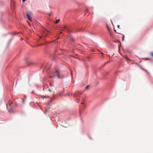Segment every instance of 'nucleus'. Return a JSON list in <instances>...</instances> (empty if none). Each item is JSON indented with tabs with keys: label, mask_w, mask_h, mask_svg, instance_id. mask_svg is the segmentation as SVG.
<instances>
[{
	"label": "nucleus",
	"mask_w": 153,
	"mask_h": 153,
	"mask_svg": "<svg viewBox=\"0 0 153 153\" xmlns=\"http://www.w3.org/2000/svg\"><path fill=\"white\" fill-rule=\"evenodd\" d=\"M71 40L73 41H74V39H73V38H72V37H71Z\"/></svg>",
	"instance_id": "ddd939ff"
},
{
	"label": "nucleus",
	"mask_w": 153,
	"mask_h": 153,
	"mask_svg": "<svg viewBox=\"0 0 153 153\" xmlns=\"http://www.w3.org/2000/svg\"><path fill=\"white\" fill-rule=\"evenodd\" d=\"M82 94V92H76L74 94V96L76 98L78 102H79L80 95Z\"/></svg>",
	"instance_id": "f03ea898"
},
{
	"label": "nucleus",
	"mask_w": 153,
	"mask_h": 153,
	"mask_svg": "<svg viewBox=\"0 0 153 153\" xmlns=\"http://www.w3.org/2000/svg\"><path fill=\"white\" fill-rule=\"evenodd\" d=\"M59 74H60V76H62V75H63H63H62V74H60V73H59ZM63 76L64 77V76Z\"/></svg>",
	"instance_id": "dca6fc26"
},
{
	"label": "nucleus",
	"mask_w": 153,
	"mask_h": 153,
	"mask_svg": "<svg viewBox=\"0 0 153 153\" xmlns=\"http://www.w3.org/2000/svg\"><path fill=\"white\" fill-rule=\"evenodd\" d=\"M140 68H141L142 70H144V71H146L147 73H149V72H148V71H147V70H146L144 69H143V68H142V67H140Z\"/></svg>",
	"instance_id": "6e6552de"
},
{
	"label": "nucleus",
	"mask_w": 153,
	"mask_h": 153,
	"mask_svg": "<svg viewBox=\"0 0 153 153\" xmlns=\"http://www.w3.org/2000/svg\"><path fill=\"white\" fill-rule=\"evenodd\" d=\"M89 87V85H88L86 86V89H87L88 88V87Z\"/></svg>",
	"instance_id": "2eb2a0df"
},
{
	"label": "nucleus",
	"mask_w": 153,
	"mask_h": 153,
	"mask_svg": "<svg viewBox=\"0 0 153 153\" xmlns=\"http://www.w3.org/2000/svg\"><path fill=\"white\" fill-rule=\"evenodd\" d=\"M124 37H123V38H122V41H123L124 40Z\"/></svg>",
	"instance_id": "6ab92c4d"
},
{
	"label": "nucleus",
	"mask_w": 153,
	"mask_h": 153,
	"mask_svg": "<svg viewBox=\"0 0 153 153\" xmlns=\"http://www.w3.org/2000/svg\"><path fill=\"white\" fill-rule=\"evenodd\" d=\"M140 68H141L142 70H144V71H146L147 73H149V72H148V71H147V70H146L144 69H143V68H142V67H140Z\"/></svg>",
	"instance_id": "423d86ee"
},
{
	"label": "nucleus",
	"mask_w": 153,
	"mask_h": 153,
	"mask_svg": "<svg viewBox=\"0 0 153 153\" xmlns=\"http://www.w3.org/2000/svg\"><path fill=\"white\" fill-rule=\"evenodd\" d=\"M65 28H66V27H65V26H64V27L62 28L61 30H62V31H64L65 29Z\"/></svg>",
	"instance_id": "1a4fd4ad"
},
{
	"label": "nucleus",
	"mask_w": 153,
	"mask_h": 153,
	"mask_svg": "<svg viewBox=\"0 0 153 153\" xmlns=\"http://www.w3.org/2000/svg\"><path fill=\"white\" fill-rule=\"evenodd\" d=\"M59 21H60V20L59 19H57V20H56L55 22H56V23H57L58 22H59Z\"/></svg>",
	"instance_id": "9d476101"
},
{
	"label": "nucleus",
	"mask_w": 153,
	"mask_h": 153,
	"mask_svg": "<svg viewBox=\"0 0 153 153\" xmlns=\"http://www.w3.org/2000/svg\"><path fill=\"white\" fill-rule=\"evenodd\" d=\"M140 68H141L142 70H144V71H146L147 73H149V72H148V71H147V70H146L144 69H143V68H142V67H140Z\"/></svg>",
	"instance_id": "0eeeda50"
},
{
	"label": "nucleus",
	"mask_w": 153,
	"mask_h": 153,
	"mask_svg": "<svg viewBox=\"0 0 153 153\" xmlns=\"http://www.w3.org/2000/svg\"><path fill=\"white\" fill-rule=\"evenodd\" d=\"M150 55L153 57V52H151L150 53Z\"/></svg>",
	"instance_id": "f8f14e48"
},
{
	"label": "nucleus",
	"mask_w": 153,
	"mask_h": 153,
	"mask_svg": "<svg viewBox=\"0 0 153 153\" xmlns=\"http://www.w3.org/2000/svg\"><path fill=\"white\" fill-rule=\"evenodd\" d=\"M42 97H44V98H46V97H48H48H47L46 96H42Z\"/></svg>",
	"instance_id": "4468645a"
},
{
	"label": "nucleus",
	"mask_w": 153,
	"mask_h": 153,
	"mask_svg": "<svg viewBox=\"0 0 153 153\" xmlns=\"http://www.w3.org/2000/svg\"><path fill=\"white\" fill-rule=\"evenodd\" d=\"M114 31L115 32H116V30H115V29H114Z\"/></svg>",
	"instance_id": "412c9836"
},
{
	"label": "nucleus",
	"mask_w": 153,
	"mask_h": 153,
	"mask_svg": "<svg viewBox=\"0 0 153 153\" xmlns=\"http://www.w3.org/2000/svg\"><path fill=\"white\" fill-rule=\"evenodd\" d=\"M146 59H148V58H146Z\"/></svg>",
	"instance_id": "393cba45"
},
{
	"label": "nucleus",
	"mask_w": 153,
	"mask_h": 153,
	"mask_svg": "<svg viewBox=\"0 0 153 153\" xmlns=\"http://www.w3.org/2000/svg\"><path fill=\"white\" fill-rule=\"evenodd\" d=\"M32 13L30 11H28L26 14V16L27 18L30 21H32L31 16L32 15Z\"/></svg>",
	"instance_id": "7ed1b4c3"
},
{
	"label": "nucleus",
	"mask_w": 153,
	"mask_h": 153,
	"mask_svg": "<svg viewBox=\"0 0 153 153\" xmlns=\"http://www.w3.org/2000/svg\"><path fill=\"white\" fill-rule=\"evenodd\" d=\"M53 75L52 76H51V77H58V78L62 79L63 78V76L62 75V76H60V74H59V73L57 71H56L54 72L53 73Z\"/></svg>",
	"instance_id": "f257e3e1"
},
{
	"label": "nucleus",
	"mask_w": 153,
	"mask_h": 153,
	"mask_svg": "<svg viewBox=\"0 0 153 153\" xmlns=\"http://www.w3.org/2000/svg\"><path fill=\"white\" fill-rule=\"evenodd\" d=\"M81 104H83L84 103L82 102H81Z\"/></svg>",
	"instance_id": "5701e85b"
},
{
	"label": "nucleus",
	"mask_w": 153,
	"mask_h": 153,
	"mask_svg": "<svg viewBox=\"0 0 153 153\" xmlns=\"http://www.w3.org/2000/svg\"><path fill=\"white\" fill-rule=\"evenodd\" d=\"M49 91L50 92H51L52 91L50 89H49Z\"/></svg>",
	"instance_id": "aec40b11"
},
{
	"label": "nucleus",
	"mask_w": 153,
	"mask_h": 153,
	"mask_svg": "<svg viewBox=\"0 0 153 153\" xmlns=\"http://www.w3.org/2000/svg\"><path fill=\"white\" fill-rule=\"evenodd\" d=\"M42 38V36H40V38Z\"/></svg>",
	"instance_id": "b1692460"
},
{
	"label": "nucleus",
	"mask_w": 153,
	"mask_h": 153,
	"mask_svg": "<svg viewBox=\"0 0 153 153\" xmlns=\"http://www.w3.org/2000/svg\"><path fill=\"white\" fill-rule=\"evenodd\" d=\"M110 62H107L105 63L104 64V65H105V64H106L107 63H109Z\"/></svg>",
	"instance_id": "f3484780"
},
{
	"label": "nucleus",
	"mask_w": 153,
	"mask_h": 153,
	"mask_svg": "<svg viewBox=\"0 0 153 153\" xmlns=\"http://www.w3.org/2000/svg\"><path fill=\"white\" fill-rule=\"evenodd\" d=\"M102 54H103V53H101Z\"/></svg>",
	"instance_id": "a878e982"
},
{
	"label": "nucleus",
	"mask_w": 153,
	"mask_h": 153,
	"mask_svg": "<svg viewBox=\"0 0 153 153\" xmlns=\"http://www.w3.org/2000/svg\"><path fill=\"white\" fill-rule=\"evenodd\" d=\"M25 1V0H22V1L24 2Z\"/></svg>",
	"instance_id": "4be33fe9"
},
{
	"label": "nucleus",
	"mask_w": 153,
	"mask_h": 153,
	"mask_svg": "<svg viewBox=\"0 0 153 153\" xmlns=\"http://www.w3.org/2000/svg\"><path fill=\"white\" fill-rule=\"evenodd\" d=\"M107 28L108 30V32H109L110 35V36H112L111 33V32L110 31V29L109 27H108V26H107Z\"/></svg>",
	"instance_id": "39448f33"
},
{
	"label": "nucleus",
	"mask_w": 153,
	"mask_h": 153,
	"mask_svg": "<svg viewBox=\"0 0 153 153\" xmlns=\"http://www.w3.org/2000/svg\"><path fill=\"white\" fill-rule=\"evenodd\" d=\"M117 27H118V28H120V26H119V25H118L117 26Z\"/></svg>",
	"instance_id": "a211bd4d"
},
{
	"label": "nucleus",
	"mask_w": 153,
	"mask_h": 153,
	"mask_svg": "<svg viewBox=\"0 0 153 153\" xmlns=\"http://www.w3.org/2000/svg\"><path fill=\"white\" fill-rule=\"evenodd\" d=\"M48 33V31L46 30H43V34L42 35L43 36H46Z\"/></svg>",
	"instance_id": "20e7f679"
},
{
	"label": "nucleus",
	"mask_w": 153,
	"mask_h": 153,
	"mask_svg": "<svg viewBox=\"0 0 153 153\" xmlns=\"http://www.w3.org/2000/svg\"><path fill=\"white\" fill-rule=\"evenodd\" d=\"M71 32V30H70L69 29L67 30V32L68 33H70V32Z\"/></svg>",
	"instance_id": "9b49d317"
}]
</instances>
